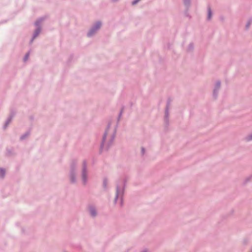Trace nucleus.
I'll list each match as a JSON object with an SVG mask.
<instances>
[{
  "instance_id": "nucleus-5",
  "label": "nucleus",
  "mask_w": 252,
  "mask_h": 252,
  "mask_svg": "<svg viewBox=\"0 0 252 252\" xmlns=\"http://www.w3.org/2000/svg\"><path fill=\"white\" fill-rule=\"evenodd\" d=\"M101 26V22L100 21L96 22L93 26L91 27L90 30L87 33L88 37H91L94 35L96 31L100 29Z\"/></svg>"
},
{
  "instance_id": "nucleus-8",
  "label": "nucleus",
  "mask_w": 252,
  "mask_h": 252,
  "mask_svg": "<svg viewBox=\"0 0 252 252\" xmlns=\"http://www.w3.org/2000/svg\"><path fill=\"white\" fill-rule=\"evenodd\" d=\"M220 86V81L218 80L215 84L214 89L213 92V97L214 99H216L218 98L219 90Z\"/></svg>"
},
{
  "instance_id": "nucleus-26",
  "label": "nucleus",
  "mask_w": 252,
  "mask_h": 252,
  "mask_svg": "<svg viewBox=\"0 0 252 252\" xmlns=\"http://www.w3.org/2000/svg\"><path fill=\"white\" fill-rule=\"evenodd\" d=\"M251 139H252V137L251 138Z\"/></svg>"
},
{
  "instance_id": "nucleus-22",
  "label": "nucleus",
  "mask_w": 252,
  "mask_h": 252,
  "mask_svg": "<svg viewBox=\"0 0 252 252\" xmlns=\"http://www.w3.org/2000/svg\"><path fill=\"white\" fill-rule=\"evenodd\" d=\"M145 152V149L144 147L141 148V153L142 155H143Z\"/></svg>"
},
{
  "instance_id": "nucleus-27",
  "label": "nucleus",
  "mask_w": 252,
  "mask_h": 252,
  "mask_svg": "<svg viewBox=\"0 0 252 252\" xmlns=\"http://www.w3.org/2000/svg\"><path fill=\"white\" fill-rule=\"evenodd\" d=\"M64 252H67L65 251Z\"/></svg>"
},
{
  "instance_id": "nucleus-3",
  "label": "nucleus",
  "mask_w": 252,
  "mask_h": 252,
  "mask_svg": "<svg viewBox=\"0 0 252 252\" xmlns=\"http://www.w3.org/2000/svg\"><path fill=\"white\" fill-rule=\"evenodd\" d=\"M77 168V161L76 159L72 160L70 164V180L72 184L76 182V171Z\"/></svg>"
},
{
  "instance_id": "nucleus-4",
  "label": "nucleus",
  "mask_w": 252,
  "mask_h": 252,
  "mask_svg": "<svg viewBox=\"0 0 252 252\" xmlns=\"http://www.w3.org/2000/svg\"><path fill=\"white\" fill-rule=\"evenodd\" d=\"M171 99L170 98H168L167 102H166V107L165 109V116H164V124H165V129L166 130H167L168 126L169 125V105L171 102Z\"/></svg>"
},
{
  "instance_id": "nucleus-9",
  "label": "nucleus",
  "mask_w": 252,
  "mask_h": 252,
  "mask_svg": "<svg viewBox=\"0 0 252 252\" xmlns=\"http://www.w3.org/2000/svg\"><path fill=\"white\" fill-rule=\"evenodd\" d=\"M15 114H16V112L14 111V110L11 109L10 110V113L9 116L8 117L7 119H6V120L5 121L4 125L3 126V129L6 128V127L8 126V125L10 123V122H11V121L13 119V117L15 115Z\"/></svg>"
},
{
  "instance_id": "nucleus-17",
  "label": "nucleus",
  "mask_w": 252,
  "mask_h": 252,
  "mask_svg": "<svg viewBox=\"0 0 252 252\" xmlns=\"http://www.w3.org/2000/svg\"><path fill=\"white\" fill-rule=\"evenodd\" d=\"M107 179L106 178H105L103 179V187L105 189H107Z\"/></svg>"
},
{
  "instance_id": "nucleus-21",
  "label": "nucleus",
  "mask_w": 252,
  "mask_h": 252,
  "mask_svg": "<svg viewBox=\"0 0 252 252\" xmlns=\"http://www.w3.org/2000/svg\"><path fill=\"white\" fill-rule=\"evenodd\" d=\"M141 0H134L132 1L131 3L132 5H135Z\"/></svg>"
},
{
  "instance_id": "nucleus-23",
  "label": "nucleus",
  "mask_w": 252,
  "mask_h": 252,
  "mask_svg": "<svg viewBox=\"0 0 252 252\" xmlns=\"http://www.w3.org/2000/svg\"><path fill=\"white\" fill-rule=\"evenodd\" d=\"M141 252H148V250L147 249H145Z\"/></svg>"
},
{
  "instance_id": "nucleus-19",
  "label": "nucleus",
  "mask_w": 252,
  "mask_h": 252,
  "mask_svg": "<svg viewBox=\"0 0 252 252\" xmlns=\"http://www.w3.org/2000/svg\"><path fill=\"white\" fill-rule=\"evenodd\" d=\"M12 150L9 149H6V156H10L12 155Z\"/></svg>"
},
{
  "instance_id": "nucleus-12",
  "label": "nucleus",
  "mask_w": 252,
  "mask_h": 252,
  "mask_svg": "<svg viewBox=\"0 0 252 252\" xmlns=\"http://www.w3.org/2000/svg\"><path fill=\"white\" fill-rule=\"evenodd\" d=\"M89 212L91 215L94 217H95L97 215V212L94 206L91 205L89 207Z\"/></svg>"
},
{
  "instance_id": "nucleus-18",
  "label": "nucleus",
  "mask_w": 252,
  "mask_h": 252,
  "mask_svg": "<svg viewBox=\"0 0 252 252\" xmlns=\"http://www.w3.org/2000/svg\"><path fill=\"white\" fill-rule=\"evenodd\" d=\"M124 109V107L123 106L122 108H121V110H120V111L119 112V115H118V119H117V122H118L120 121V120L121 119V117L122 116V113L123 112Z\"/></svg>"
},
{
  "instance_id": "nucleus-11",
  "label": "nucleus",
  "mask_w": 252,
  "mask_h": 252,
  "mask_svg": "<svg viewBox=\"0 0 252 252\" xmlns=\"http://www.w3.org/2000/svg\"><path fill=\"white\" fill-rule=\"evenodd\" d=\"M183 2L186 8L185 13L186 16H188V12L191 5V0H183Z\"/></svg>"
},
{
  "instance_id": "nucleus-1",
  "label": "nucleus",
  "mask_w": 252,
  "mask_h": 252,
  "mask_svg": "<svg viewBox=\"0 0 252 252\" xmlns=\"http://www.w3.org/2000/svg\"><path fill=\"white\" fill-rule=\"evenodd\" d=\"M126 178H125L123 179H120L117 183L116 185V195L115 197L114 200V202L115 204H116L118 201L119 194L121 192V189L122 187V189H121V205L122 206L123 203V195L124 193V191L125 190V188L126 187Z\"/></svg>"
},
{
  "instance_id": "nucleus-6",
  "label": "nucleus",
  "mask_w": 252,
  "mask_h": 252,
  "mask_svg": "<svg viewBox=\"0 0 252 252\" xmlns=\"http://www.w3.org/2000/svg\"><path fill=\"white\" fill-rule=\"evenodd\" d=\"M110 126H111V123H108V125H107V127L103 134V136H102V140H101V143H100V148H99V153L100 154H101L104 150V143H105V140H106V137H107V133H108V131L109 130V129H110Z\"/></svg>"
},
{
  "instance_id": "nucleus-20",
  "label": "nucleus",
  "mask_w": 252,
  "mask_h": 252,
  "mask_svg": "<svg viewBox=\"0 0 252 252\" xmlns=\"http://www.w3.org/2000/svg\"><path fill=\"white\" fill-rule=\"evenodd\" d=\"M29 52L26 53V55H25V57L24 58V61H26L29 58Z\"/></svg>"
},
{
  "instance_id": "nucleus-13",
  "label": "nucleus",
  "mask_w": 252,
  "mask_h": 252,
  "mask_svg": "<svg viewBox=\"0 0 252 252\" xmlns=\"http://www.w3.org/2000/svg\"><path fill=\"white\" fill-rule=\"evenodd\" d=\"M212 15H213V11L211 9V6L210 5H208L207 20L210 21L211 20Z\"/></svg>"
},
{
  "instance_id": "nucleus-25",
  "label": "nucleus",
  "mask_w": 252,
  "mask_h": 252,
  "mask_svg": "<svg viewBox=\"0 0 252 252\" xmlns=\"http://www.w3.org/2000/svg\"><path fill=\"white\" fill-rule=\"evenodd\" d=\"M73 58V56L72 55H71L70 56V59H72Z\"/></svg>"
},
{
  "instance_id": "nucleus-15",
  "label": "nucleus",
  "mask_w": 252,
  "mask_h": 252,
  "mask_svg": "<svg viewBox=\"0 0 252 252\" xmlns=\"http://www.w3.org/2000/svg\"><path fill=\"white\" fill-rule=\"evenodd\" d=\"M5 175V170L4 168H0V177L1 178H4Z\"/></svg>"
},
{
  "instance_id": "nucleus-16",
  "label": "nucleus",
  "mask_w": 252,
  "mask_h": 252,
  "mask_svg": "<svg viewBox=\"0 0 252 252\" xmlns=\"http://www.w3.org/2000/svg\"><path fill=\"white\" fill-rule=\"evenodd\" d=\"M193 49H194L193 43L191 42L189 44V45L188 46L187 50H188V51L190 52V51H192L193 50Z\"/></svg>"
},
{
  "instance_id": "nucleus-14",
  "label": "nucleus",
  "mask_w": 252,
  "mask_h": 252,
  "mask_svg": "<svg viewBox=\"0 0 252 252\" xmlns=\"http://www.w3.org/2000/svg\"><path fill=\"white\" fill-rule=\"evenodd\" d=\"M30 130H29L28 131H27L26 133H24L23 134H22L20 137V140L21 141H23L24 140V139H25L28 136L30 135Z\"/></svg>"
},
{
  "instance_id": "nucleus-2",
  "label": "nucleus",
  "mask_w": 252,
  "mask_h": 252,
  "mask_svg": "<svg viewBox=\"0 0 252 252\" xmlns=\"http://www.w3.org/2000/svg\"><path fill=\"white\" fill-rule=\"evenodd\" d=\"M44 20V18L43 17H40L38 19H37L34 25L36 27V29H35L32 38H31L30 40V43H32L33 40L39 35L40 32L41 31V23L43 22V21Z\"/></svg>"
},
{
  "instance_id": "nucleus-24",
  "label": "nucleus",
  "mask_w": 252,
  "mask_h": 252,
  "mask_svg": "<svg viewBox=\"0 0 252 252\" xmlns=\"http://www.w3.org/2000/svg\"><path fill=\"white\" fill-rule=\"evenodd\" d=\"M119 0H112V2H116L117 1H118Z\"/></svg>"
},
{
  "instance_id": "nucleus-7",
  "label": "nucleus",
  "mask_w": 252,
  "mask_h": 252,
  "mask_svg": "<svg viewBox=\"0 0 252 252\" xmlns=\"http://www.w3.org/2000/svg\"><path fill=\"white\" fill-rule=\"evenodd\" d=\"M87 161L86 159H84L83 161V167H82V178L83 184L85 185L87 183Z\"/></svg>"
},
{
  "instance_id": "nucleus-10",
  "label": "nucleus",
  "mask_w": 252,
  "mask_h": 252,
  "mask_svg": "<svg viewBox=\"0 0 252 252\" xmlns=\"http://www.w3.org/2000/svg\"><path fill=\"white\" fill-rule=\"evenodd\" d=\"M117 127V126H116V127L114 129V132H113V134L111 135V139H110L109 142L106 144V145L105 146V149L106 151H108L109 150V149L110 148V147H111V146L112 145V144L114 141V140L115 139L116 134Z\"/></svg>"
}]
</instances>
